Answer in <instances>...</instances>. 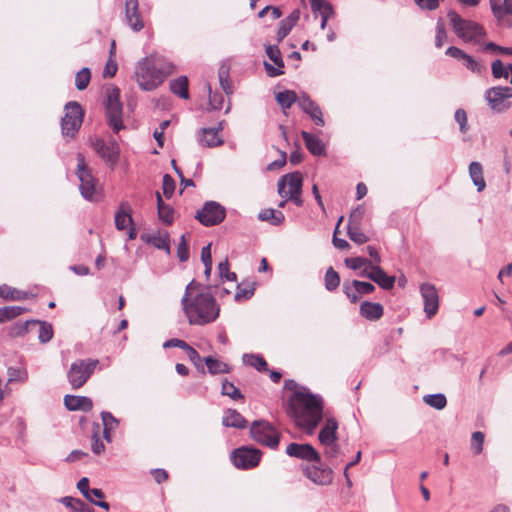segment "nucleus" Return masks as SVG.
Here are the masks:
<instances>
[{
	"label": "nucleus",
	"instance_id": "2",
	"mask_svg": "<svg viewBox=\"0 0 512 512\" xmlns=\"http://www.w3.org/2000/svg\"><path fill=\"white\" fill-rule=\"evenodd\" d=\"M323 399L308 389L295 391L288 401V415L297 426L312 434L323 419Z\"/></svg>",
	"mask_w": 512,
	"mask_h": 512
},
{
	"label": "nucleus",
	"instance_id": "44",
	"mask_svg": "<svg viewBox=\"0 0 512 512\" xmlns=\"http://www.w3.org/2000/svg\"><path fill=\"white\" fill-rule=\"evenodd\" d=\"M27 311L28 309L22 306L0 307V324L11 321Z\"/></svg>",
	"mask_w": 512,
	"mask_h": 512
},
{
	"label": "nucleus",
	"instance_id": "3",
	"mask_svg": "<svg viewBox=\"0 0 512 512\" xmlns=\"http://www.w3.org/2000/svg\"><path fill=\"white\" fill-rule=\"evenodd\" d=\"M172 71V63L161 56L151 55L138 61L135 67V79L141 89L152 91L162 84Z\"/></svg>",
	"mask_w": 512,
	"mask_h": 512
},
{
	"label": "nucleus",
	"instance_id": "23",
	"mask_svg": "<svg viewBox=\"0 0 512 512\" xmlns=\"http://www.w3.org/2000/svg\"><path fill=\"white\" fill-rule=\"evenodd\" d=\"M485 99L489 107L498 113L508 110L511 106L510 102H506L507 99L501 90V86L491 87L485 92Z\"/></svg>",
	"mask_w": 512,
	"mask_h": 512
},
{
	"label": "nucleus",
	"instance_id": "52",
	"mask_svg": "<svg viewBox=\"0 0 512 512\" xmlns=\"http://www.w3.org/2000/svg\"><path fill=\"white\" fill-rule=\"evenodd\" d=\"M485 435L481 431H476L472 433L471 436V445L470 448L474 455H479L483 451Z\"/></svg>",
	"mask_w": 512,
	"mask_h": 512
},
{
	"label": "nucleus",
	"instance_id": "49",
	"mask_svg": "<svg viewBox=\"0 0 512 512\" xmlns=\"http://www.w3.org/2000/svg\"><path fill=\"white\" fill-rule=\"evenodd\" d=\"M325 282V288L328 291H334L338 288L340 284V276L339 274L333 269V267H329L325 273L324 277Z\"/></svg>",
	"mask_w": 512,
	"mask_h": 512
},
{
	"label": "nucleus",
	"instance_id": "41",
	"mask_svg": "<svg viewBox=\"0 0 512 512\" xmlns=\"http://www.w3.org/2000/svg\"><path fill=\"white\" fill-rule=\"evenodd\" d=\"M258 219L260 221L269 222L270 224H272L274 226H279L284 222L285 215L281 211H278V210H275L272 208H268V209H263L258 214Z\"/></svg>",
	"mask_w": 512,
	"mask_h": 512
},
{
	"label": "nucleus",
	"instance_id": "11",
	"mask_svg": "<svg viewBox=\"0 0 512 512\" xmlns=\"http://www.w3.org/2000/svg\"><path fill=\"white\" fill-rule=\"evenodd\" d=\"M226 216L225 208L215 201H207L201 210H198L195 218L204 226L210 227L221 223Z\"/></svg>",
	"mask_w": 512,
	"mask_h": 512
},
{
	"label": "nucleus",
	"instance_id": "12",
	"mask_svg": "<svg viewBox=\"0 0 512 512\" xmlns=\"http://www.w3.org/2000/svg\"><path fill=\"white\" fill-rule=\"evenodd\" d=\"M262 452L253 447L242 446L231 454V460L238 469L248 470L256 467L261 459Z\"/></svg>",
	"mask_w": 512,
	"mask_h": 512
},
{
	"label": "nucleus",
	"instance_id": "22",
	"mask_svg": "<svg viewBox=\"0 0 512 512\" xmlns=\"http://www.w3.org/2000/svg\"><path fill=\"white\" fill-rule=\"evenodd\" d=\"M298 105L304 113L310 116L316 125L321 127L325 125L321 108L307 93L300 95Z\"/></svg>",
	"mask_w": 512,
	"mask_h": 512
},
{
	"label": "nucleus",
	"instance_id": "27",
	"mask_svg": "<svg viewBox=\"0 0 512 512\" xmlns=\"http://www.w3.org/2000/svg\"><path fill=\"white\" fill-rule=\"evenodd\" d=\"M311 9L321 16V29H325L328 20L334 15L332 5L326 0H310Z\"/></svg>",
	"mask_w": 512,
	"mask_h": 512
},
{
	"label": "nucleus",
	"instance_id": "32",
	"mask_svg": "<svg viewBox=\"0 0 512 512\" xmlns=\"http://www.w3.org/2000/svg\"><path fill=\"white\" fill-rule=\"evenodd\" d=\"M384 310L380 303L364 301L360 305V315L367 320L376 321L383 316Z\"/></svg>",
	"mask_w": 512,
	"mask_h": 512
},
{
	"label": "nucleus",
	"instance_id": "35",
	"mask_svg": "<svg viewBox=\"0 0 512 512\" xmlns=\"http://www.w3.org/2000/svg\"><path fill=\"white\" fill-rule=\"evenodd\" d=\"M156 197L159 219L164 224L171 225L174 221V209L169 204L164 203L159 192H156Z\"/></svg>",
	"mask_w": 512,
	"mask_h": 512
},
{
	"label": "nucleus",
	"instance_id": "51",
	"mask_svg": "<svg viewBox=\"0 0 512 512\" xmlns=\"http://www.w3.org/2000/svg\"><path fill=\"white\" fill-rule=\"evenodd\" d=\"M492 75L496 79L509 77V65L505 66L500 59H496L491 65Z\"/></svg>",
	"mask_w": 512,
	"mask_h": 512
},
{
	"label": "nucleus",
	"instance_id": "13",
	"mask_svg": "<svg viewBox=\"0 0 512 512\" xmlns=\"http://www.w3.org/2000/svg\"><path fill=\"white\" fill-rule=\"evenodd\" d=\"M289 457L297 458L307 462L320 463L319 452L309 443H290L286 448Z\"/></svg>",
	"mask_w": 512,
	"mask_h": 512
},
{
	"label": "nucleus",
	"instance_id": "64",
	"mask_svg": "<svg viewBox=\"0 0 512 512\" xmlns=\"http://www.w3.org/2000/svg\"><path fill=\"white\" fill-rule=\"evenodd\" d=\"M369 263L370 261L363 257H352L345 259L346 266L352 270H358Z\"/></svg>",
	"mask_w": 512,
	"mask_h": 512
},
{
	"label": "nucleus",
	"instance_id": "48",
	"mask_svg": "<svg viewBox=\"0 0 512 512\" xmlns=\"http://www.w3.org/2000/svg\"><path fill=\"white\" fill-rule=\"evenodd\" d=\"M220 86L227 95L233 93L232 83L229 79V67L222 65L218 71Z\"/></svg>",
	"mask_w": 512,
	"mask_h": 512
},
{
	"label": "nucleus",
	"instance_id": "54",
	"mask_svg": "<svg viewBox=\"0 0 512 512\" xmlns=\"http://www.w3.org/2000/svg\"><path fill=\"white\" fill-rule=\"evenodd\" d=\"M347 233L351 241L356 244H363L368 241V237L362 232L360 226H347Z\"/></svg>",
	"mask_w": 512,
	"mask_h": 512
},
{
	"label": "nucleus",
	"instance_id": "7",
	"mask_svg": "<svg viewBox=\"0 0 512 512\" xmlns=\"http://www.w3.org/2000/svg\"><path fill=\"white\" fill-rule=\"evenodd\" d=\"M99 361L97 359H77L67 372V379L73 389L81 388L94 373Z\"/></svg>",
	"mask_w": 512,
	"mask_h": 512
},
{
	"label": "nucleus",
	"instance_id": "17",
	"mask_svg": "<svg viewBox=\"0 0 512 512\" xmlns=\"http://www.w3.org/2000/svg\"><path fill=\"white\" fill-rule=\"evenodd\" d=\"M491 11L498 23L506 28L512 27V0H489Z\"/></svg>",
	"mask_w": 512,
	"mask_h": 512
},
{
	"label": "nucleus",
	"instance_id": "28",
	"mask_svg": "<svg viewBox=\"0 0 512 512\" xmlns=\"http://www.w3.org/2000/svg\"><path fill=\"white\" fill-rule=\"evenodd\" d=\"M338 422L335 418H328L325 425L321 428L318 439L322 445H326L338 440L337 436Z\"/></svg>",
	"mask_w": 512,
	"mask_h": 512
},
{
	"label": "nucleus",
	"instance_id": "14",
	"mask_svg": "<svg viewBox=\"0 0 512 512\" xmlns=\"http://www.w3.org/2000/svg\"><path fill=\"white\" fill-rule=\"evenodd\" d=\"M445 53L452 58L461 60L462 64L474 74L483 75L487 72V66L485 63L475 59L458 47L450 46L447 48Z\"/></svg>",
	"mask_w": 512,
	"mask_h": 512
},
{
	"label": "nucleus",
	"instance_id": "31",
	"mask_svg": "<svg viewBox=\"0 0 512 512\" xmlns=\"http://www.w3.org/2000/svg\"><path fill=\"white\" fill-rule=\"evenodd\" d=\"M140 239L147 244L153 245L157 249L165 250L167 253H170V239L167 232L164 235L160 233H144L141 234Z\"/></svg>",
	"mask_w": 512,
	"mask_h": 512
},
{
	"label": "nucleus",
	"instance_id": "59",
	"mask_svg": "<svg viewBox=\"0 0 512 512\" xmlns=\"http://www.w3.org/2000/svg\"><path fill=\"white\" fill-rule=\"evenodd\" d=\"M185 352L189 358V360L194 364V366L201 372L205 373L204 366L202 365V359L199 353L190 345L185 349Z\"/></svg>",
	"mask_w": 512,
	"mask_h": 512
},
{
	"label": "nucleus",
	"instance_id": "58",
	"mask_svg": "<svg viewBox=\"0 0 512 512\" xmlns=\"http://www.w3.org/2000/svg\"><path fill=\"white\" fill-rule=\"evenodd\" d=\"M255 288L253 285H248L246 287H242L241 285H237V290L234 295V299L237 302L242 300L250 299L254 295Z\"/></svg>",
	"mask_w": 512,
	"mask_h": 512
},
{
	"label": "nucleus",
	"instance_id": "45",
	"mask_svg": "<svg viewBox=\"0 0 512 512\" xmlns=\"http://www.w3.org/2000/svg\"><path fill=\"white\" fill-rule=\"evenodd\" d=\"M423 402L437 410H442L447 405V399L446 396L442 393H436V394H427L423 396Z\"/></svg>",
	"mask_w": 512,
	"mask_h": 512
},
{
	"label": "nucleus",
	"instance_id": "36",
	"mask_svg": "<svg viewBox=\"0 0 512 512\" xmlns=\"http://www.w3.org/2000/svg\"><path fill=\"white\" fill-rule=\"evenodd\" d=\"M469 175L473 184L477 187V191H483L486 187V182L483 177L482 165L479 162L473 161L470 163Z\"/></svg>",
	"mask_w": 512,
	"mask_h": 512
},
{
	"label": "nucleus",
	"instance_id": "43",
	"mask_svg": "<svg viewBox=\"0 0 512 512\" xmlns=\"http://www.w3.org/2000/svg\"><path fill=\"white\" fill-rule=\"evenodd\" d=\"M275 99L284 111L289 109L295 102L299 101L296 92L292 90H284L276 93Z\"/></svg>",
	"mask_w": 512,
	"mask_h": 512
},
{
	"label": "nucleus",
	"instance_id": "6",
	"mask_svg": "<svg viewBox=\"0 0 512 512\" xmlns=\"http://www.w3.org/2000/svg\"><path fill=\"white\" fill-rule=\"evenodd\" d=\"M250 436L257 443L276 450L279 446L281 433L266 420H255L250 425Z\"/></svg>",
	"mask_w": 512,
	"mask_h": 512
},
{
	"label": "nucleus",
	"instance_id": "16",
	"mask_svg": "<svg viewBox=\"0 0 512 512\" xmlns=\"http://www.w3.org/2000/svg\"><path fill=\"white\" fill-rule=\"evenodd\" d=\"M303 177L298 171L282 176L278 181V194L286 197L290 193H302Z\"/></svg>",
	"mask_w": 512,
	"mask_h": 512
},
{
	"label": "nucleus",
	"instance_id": "47",
	"mask_svg": "<svg viewBox=\"0 0 512 512\" xmlns=\"http://www.w3.org/2000/svg\"><path fill=\"white\" fill-rule=\"evenodd\" d=\"M38 327V339L41 343H48L54 335L52 324L46 321H40L37 323Z\"/></svg>",
	"mask_w": 512,
	"mask_h": 512
},
{
	"label": "nucleus",
	"instance_id": "21",
	"mask_svg": "<svg viewBox=\"0 0 512 512\" xmlns=\"http://www.w3.org/2000/svg\"><path fill=\"white\" fill-rule=\"evenodd\" d=\"M125 20L127 25L135 32L144 28V20L139 11V0H125Z\"/></svg>",
	"mask_w": 512,
	"mask_h": 512
},
{
	"label": "nucleus",
	"instance_id": "4",
	"mask_svg": "<svg viewBox=\"0 0 512 512\" xmlns=\"http://www.w3.org/2000/svg\"><path fill=\"white\" fill-rule=\"evenodd\" d=\"M447 16L453 32L464 42L477 44L486 36L484 27L479 23L464 19L453 10H450Z\"/></svg>",
	"mask_w": 512,
	"mask_h": 512
},
{
	"label": "nucleus",
	"instance_id": "15",
	"mask_svg": "<svg viewBox=\"0 0 512 512\" xmlns=\"http://www.w3.org/2000/svg\"><path fill=\"white\" fill-rule=\"evenodd\" d=\"M305 476L317 485H329L333 481V470L322 463L306 465L304 468Z\"/></svg>",
	"mask_w": 512,
	"mask_h": 512
},
{
	"label": "nucleus",
	"instance_id": "42",
	"mask_svg": "<svg viewBox=\"0 0 512 512\" xmlns=\"http://www.w3.org/2000/svg\"><path fill=\"white\" fill-rule=\"evenodd\" d=\"M170 90L173 94L182 99L189 98L188 79L186 76H180L170 82Z\"/></svg>",
	"mask_w": 512,
	"mask_h": 512
},
{
	"label": "nucleus",
	"instance_id": "56",
	"mask_svg": "<svg viewBox=\"0 0 512 512\" xmlns=\"http://www.w3.org/2000/svg\"><path fill=\"white\" fill-rule=\"evenodd\" d=\"M325 457L334 465V461L338 458L341 453L340 447L337 441L323 445Z\"/></svg>",
	"mask_w": 512,
	"mask_h": 512
},
{
	"label": "nucleus",
	"instance_id": "50",
	"mask_svg": "<svg viewBox=\"0 0 512 512\" xmlns=\"http://www.w3.org/2000/svg\"><path fill=\"white\" fill-rule=\"evenodd\" d=\"M221 394L224 396H228L233 400H240L244 398V395L241 393V391L228 380H224L222 382V389Z\"/></svg>",
	"mask_w": 512,
	"mask_h": 512
},
{
	"label": "nucleus",
	"instance_id": "10",
	"mask_svg": "<svg viewBox=\"0 0 512 512\" xmlns=\"http://www.w3.org/2000/svg\"><path fill=\"white\" fill-rule=\"evenodd\" d=\"M92 147L112 170L116 167L120 158V147L114 138H97L92 142Z\"/></svg>",
	"mask_w": 512,
	"mask_h": 512
},
{
	"label": "nucleus",
	"instance_id": "60",
	"mask_svg": "<svg viewBox=\"0 0 512 512\" xmlns=\"http://www.w3.org/2000/svg\"><path fill=\"white\" fill-rule=\"evenodd\" d=\"M365 213L363 206L359 205L350 214L347 226H361V222Z\"/></svg>",
	"mask_w": 512,
	"mask_h": 512
},
{
	"label": "nucleus",
	"instance_id": "62",
	"mask_svg": "<svg viewBox=\"0 0 512 512\" xmlns=\"http://www.w3.org/2000/svg\"><path fill=\"white\" fill-rule=\"evenodd\" d=\"M175 187H176V184H175L174 179L170 175L165 174L163 176L162 188H163V193L167 198H170L173 195Z\"/></svg>",
	"mask_w": 512,
	"mask_h": 512
},
{
	"label": "nucleus",
	"instance_id": "40",
	"mask_svg": "<svg viewBox=\"0 0 512 512\" xmlns=\"http://www.w3.org/2000/svg\"><path fill=\"white\" fill-rule=\"evenodd\" d=\"M207 366V370L211 375L226 374L230 372V366L212 356L203 359Z\"/></svg>",
	"mask_w": 512,
	"mask_h": 512
},
{
	"label": "nucleus",
	"instance_id": "1",
	"mask_svg": "<svg viewBox=\"0 0 512 512\" xmlns=\"http://www.w3.org/2000/svg\"><path fill=\"white\" fill-rule=\"evenodd\" d=\"M181 307L191 325L203 326L212 323L220 313L215 297L195 280L186 286Z\"/></svg>",
	"mask_w": 512,
	"mask_h": 512
},
{
	"label": "nucleus",
	"instance_id": "18",
	"mask_svg": "<svg viewBox=\"0 0 512 512\" xmlns=\"http://www.w3.org/2000/svg\"><path fill=\"white\" fill-rule=\"evenodd\" d=\"M265 52L274 65L264 62V68L269 77H277L284 74V61L277 45H265Z\"/></svg>",
	"mask_w": 512,
	"mask_h": 512
},
{
	"label": "nucleus",
	"instance_id": "9",
	"mask_svg": "<svg viewBox=\"0 0 512 512\" xmlns=\"http://www.w3.org/2000/svg\"><path fill=\"white\" fill-rule=\"evenodd\" d=\"M76 175L80 182L79 190L83 198L86 200H93L96 193V179L92 175L91 170L86 164L85 157L82 153L77 156Z\"/></svg>",
	"mask_w": 512,
	"mask_h": 512
},
{
	"label": "nucleus",
	"instance_id": "5",
	"mask_svg": "<svg viewBox=\"0 0 512 512\" xmlns=\"http://www.w3.org/2000/svg\"><path fill=\"white\" fill-rule=\"evenodd\" d=\"M104 106L108 125L114 133H119L125 126L123 124V105L120 101V90L117 87L111 85L106 88Z\"/></svg>",
	"mask_w": 512,
	"mask_h": 512
},
{
	"label": "nucleus",
	"instance_id": "24",
	"mask_svg": "<svg viewBox=\"0 0 512 512\" xmlns=\"http://www.w3.org/2000/svg\"><path fill=\"white\" fill-rule=\"evenodd\" d=\"M223 130V124L220 122L217 127L214 128H203L201 130V136H199V143L203 147H217L221 146L224 143V140L219 135V133Z\"/></svg>",
	"mask_w": 512,
	"mask_h": 512
},
{
	"label": "nucleus",
	"instance_id": "30",
	"mask_svg": "<svg viewBox=\"0 0 512 512\" xmlns=\"http://www.w3.org/2000/svg\"><path fill=\"white\" fill-rule=\"evenodd\" d=\"M301 136L305 142L307 150L311 154L315 156H324L326 154L325 144L320 138L307 131H302Z\"/></svg>",
	"mask_w": 512,
	"mask_h": 512
},
{
	"label": "nucleus",
	"instance_id": "8",
	"mask_svg": "<svg viewBox=\"0 0 512 512\" xmlns=\"http://www.w3.org/2000/svg\"><path fill=\"white\" fill-rule=\"evenodd\" d=\"M64 116L61 119V130L64 137H75L79 131L84 117V111L76 101L66 103Z\"/></svg>",
	"mask_w": 512,
	"mask_h": 512
},
{
	"label": "nucleus",
	"instance_id": "26",
	"mask_svg": "<svg viewBox=\"0 0 512 512\" xmlns=\"http://www.w3.org/2000/svg\"><path fill=\"white\" fill-rule=\"evenodd\" d=\"M132 209L127 202L120 204L118 210L115 213V227L119 231L127 229L133 225Z\"/></svg>",
	"mask_w": 512,
	"mask_h": 512
},
{
	"label": "nucleus",
	"instance_id": "25",
	"mask_svg": "<svg viewBox=\"0 0 512 512\" xmlns=\"http://www.w3.org/2000/svg\"><path fill=\"white\" fill-rule=\"evenodd\" d=\"M64 405L69 411L81 410L88 412L93 408L92 400L86 396L66 395Z\"/></svg>",
	"mask_w": 512,
	"mask_h": 512
},
{
	"label": "nucleus",
	"instance_id": "34",
	"mask_svg": "<svg viewBox=\"0 0 512 512\" xmlns=\"http://www.w3.org/2000/svg\"><path fill=\"white\" fill-rule=\"evenodd\" d=\"M39 320H27L25 322H17L13 324L9 328V336L16 338V337H23L27 335L28 333L32 332L37 328V323Z\"/></svg>",
	"mask_w": 512,
	"mask_h": 512
},
{
	"label": "nucleus",
	"instance_id": "20",
	"mask_svg": "<svg viewBox=\"0 0 512 512\" xmlns=\"http://www.w3.org/2000/svg\"><path fill=\"white\" fill-rule=\"evenodd\" d=\"M421 296L424 301V311L428 318H432L439 308V296L434 285L423 283L420 286Z\"/></svg>",
	"mask_w": 512,
	"mask_h": 512
},
{
	"label": "nucleus",
	"instance_id": "39",
	"mask_svg": "<svg viewBox=\"0 0 512 512\" xmlns=\"http://www.w3.org/2000/svg\"><path fill=\"white\" fill-rule=\"evenodd\" d=\"M60 503H62L65 507L69 508L73 512H95L94 509L86 504L84 501L78 498H73L71 496H64L60 498Z\"/></svg>",
	"mask_w": 512,
	"mask_h": 512
},
{
	"label": "nucleus",
	"instance_id": "37",
	"mask_svg": "<svg viewBox=\"0 0 512 512\" xmlns=\"http://www.w3.org/2000/svg\"><path fill=\"white\" fill-rule=\"evenodd\" d=\"M373 274L374 277L372 281L377 283L382 289L390 290L394 287L395 276L387 275L379 265L374 266Z\"/></svg>",
	"mask_w": 512,
	"mask_h": 512
},
{
	"label": "nucleus",
	"instance_id": "46",
	"mask_svg": "<svg viewBox=\"0 0 512 512\" xmlns=\"http://www.w3.org/2000/svg\"><path fill=\"white\" fill-rule=\"evenodd\" d=\"M243 361L254 367L259 372H264L267 370V362L266 360L260 356L255 354H244L243 355Z\"/></svg>",
	"mask_w": 512,
	"mask_h": 512
},
{
	"label": "nucleus",
	"instance_id": "33",
	"mask_svg": "<svg viewBox=\"0 0 512 512\" xmlns=\"http://www.w3.org/2000/svg\"><path fill=\"white\" fill-rule=\"evenodd\" d=\"M222 424L225 427L244 429L247 426V420L235 409H227L224 412Z\"/></svg>",
	"mask_w": 512,
	"mask_h": 512
},
{
	"label": "nucleus",
	"instance_id": "55",
	"mask_svg": "<svg viewBox=\"0 0 512 512\" xmlns=\"http://www.w3.org/2000/svg\"><path fill=\"white\" fill-rule=\"evenodd\" d=\"M447 40V32L445 29L444 21L439 18L436 23L435 46L441 48Z\"/></svg>",
	"mask_w": 512,
	"mask_h": 512
},
{
	"label": "nucleus",
	"instance_id": "19",
	"mask_svg": "<svg viewBox=\"0 0 512 512\" xmlns=\"http://www.w3.org/2000/svg\"><path fill=\"white\" fill-rule=\"evenodd\" d=\"M375 290V286L370 282L353 280L343 283V292L351 303H356L360 296L368 295Z\"/></svg>",
	"mask_w": 512,
	"mask_h": 512
},
{
	"label": "nucleus",
	"instance_id": "38",
	"mask_svg": "<svg viewBox=\"0 0 512 512\" xmlns=\"http://www.w3.org/2000/svg\"><path fill=\"white\" fill-rule=\"evenodd\" d=\"M0 297L6 301H20L29 297V293L11 287L7 284L0 285Z\"/></svg>",
	"mask_w": 512,
	"mask_h": 512
},
{
	"label": "nucleus",
	"instance_id": "63",
	"mask_svg": "<svg viewBox=\"0 0 512 512\" xmlns=\"http://www.w3.org/2000/svg\"><path fill=\"white\" fill-rule=\"evenodd\" d=\"M8 376H9L8 382H13V381L24 382L27 379V372L20 368L9 367L8 368Z\"/></svg>",
	"mask_w": 512,
	"mask_h": 512
},
{
	"label": "nucleus",
	"instance_id": "53",
	"mask_svg": "<svg viewBox=\"0 0 512 512\" xmlns=\"http://www.w3.org/2000/svg\"><path fill=\"white\" fill-rule=\"evenodd\" d=\"M91 73L89 68H82L75 77V86L78 90H84L89 85Z\"/></svg>",
	"mask_w": 512,
	"mask_h": 512
},
{
	"label": "nucleus",
	"instance_id": "57",
	"mask_svg": "<svg viewBox=\"0 0 512 512\" xmlns=\"http://www.w3.org/2000/svg\"><path fill=\"white\" fill-rule=\"evenodd\" d=\"M177 257L180 262H186L189 259V246L185 234L180 237L177 246Z\"/></svg>",
	"mask_w": 512,
	"mask_h": 512
},
{
	"label": "nucleus",
	"instance_id": "29",
	"mask_svg": "<svg viewBox=\"0 0 512 512\" xmlns=\"http://www.w3.org/2000/svg\"><path fill=\"white\" fill-rule=\"evenodd\" d=\"M300 18V11L293 10L286 18L282 19L279 23L277 31V41L281 42L291 32Z\"/></svg>",
	"mask_w": 512,
	"mask_h": 512
},
{
	"label": "nucleus",
	"instance_id": "61",
	"mask_svg": "<svg viewBox=\"0 0 512 512\" xmlns=\"http://www.w3.org/2000/svg\"><path fill=\"white\" fill-rule=\"evenodd\" d=\"M209 104L212 109L220 110L223 107L224 97L221 93H213L211 86L208 85Z\"/></svg>",
	"mask_w": 512,
	"mask_h": 512
}]
</instances>
